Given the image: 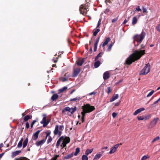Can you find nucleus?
Instances as JSON below:
<instances>
[{
  "instance_id": "obj_14",
  "label": "nucleus",
  "mask_w": 160,
  "mask_h": 160,
  "mask_svg": "<svg viewBox=\"0 0 160 160\" xmlns=\"http://www.w3.org/2000/svg\"><path fill=\"white\" fill-rule=\"evenodd\" d=\"M103 77L104 80H106L108 78L110 77L109 72L107 71L105 72L103 74Z\"/></svg>"
},
{
  "instance_id": "obj_19",
  "label": "nucleus",
  "mask_w": 160,
  "mask_h": 160,
  "mask_svg": "<svg viewBox=\"0 0 160 160\" xmlns=\"http://www.w3.org/2000/svg\"><path fill=\"white\" fill-rule=\"evenodd\" d=\"M84 62V59L78 60L76 62L77 65L78 66H81Z\"/></svg>"
},
{
  "instance_id": "obj_41",
  "label": "nucleus",
  "mask_w": 160,
  "mask_h": 160,
  "mask_svg": "<svg viewBox=\"0 0 160 160\" xmlns=\"http://www.w3.org/2000/svg\"><path fill=\"white\" fill-rule=\"evenodd\" d=\"M100 38V37H98L96 39V41H95V43L94 45H98V43L99 42V40Z\"/></svg>"
},
{
  "instance_id": "obj_23",
  "label": "nucleus",
  "mask_w": 160,
  "mask_h": 160,
  "mask_svg": "<svg viewBox=\"0 0 160 160\" xmlns=\"http://www.w3.org/2000/svg\"><path fill=\"white\" fill-rule=\"evenodd\" d=\"M28 138H26L25 140L23 142V148H25L27 146L28 143Z\"/></svg>"
},
{
  "instance_id": "obj_61",
  "label": "nucleus",
  "mask_w": 160,
  "mask_h": 160,
  "mask_svg": "<svg viewBox=\"0 0 160 160\" xmlns=\"http://www.w3.org/2000/svg\"><path fill=\"white\" fill-rule=\"evenodd\" d=\"M122 81H123V79H121L118 82H117L116 84H118L119 83L122 82Z\"/></svg>"
},
{
  "instance_id": "obj_43",
  "label": "nucleus",
  "mask_w": 160,
  "mask_h": 160,
  "mask_svg": "<svg viewBox=\"0 0 160 160\" xmlns=\"http://www.w3.org/2000/svg\"><path fill=\"white\" fill-rule=\"evenodd\" d=\"M141 10V9L140 8L139 6H138L137 7L136 10L134 11V12H136L137 11H140Z\"/></svg>"
},
{
  "instance_id": "obj_42",
  "label": "nucleus",
  "mask_w": 160,
  "mask_h": 160,
  "mask_svg": "<svg viewBox=\"0 0 160 160\" xmlns=\"http://www.w3.org/2000/svg\"><path fill=\"white\" fill-rule=\"evenodd\" d=\"M16 160H29V159H28L27 158L23 157L20 158H18L17 159H16Z\"/></svg>"
},
{
  "instance_id": "obj_31",
  "label": "nucleus",
  "mask_w": 160,
  "mask_h": 160,
  "mask_svg": "<svg viewBox=\"0 0 160 160\" xmlns=\"http://www.w3.org/2000/svg\"><path fill=\"white\" fill-rule=\"evenodd\" d=\"M73 156V153H72L70 154L67 155L65 157V158L66 159H68L70 158H71Z\"/></svg>"
},
{
  "instance_id": "obj_62",
  "label": "nucleus",
  "mask_w": 160,
  "mask_h": 160,
  "mask_svg": "<svg viewBox=\"0 0 160 160\" xmlns=\"http://www.w3.org/2000/svg\"><path fill=\"white\" fill-rule=\"evenodd\" d=\"M142 10L143 12H145L147 11L146 9L144 8H143Z\"/></svg>"
},
{
  "instance_id": "obj_60",
  "label": "nucleus",
  "mask_w": 160,
  "mask_h": 160,
  "mask_svg": "<svg viewBox=\"0 0 160 160\" xmlns=\"http://www.w3.org/2000/svg\"><path fill=\"white\" fill-rule=\"evenodd\" d=\"M52 140V139L51 138H49L48 141V143H49L51 142Z\"/></svg>"
},
{
  "instance_id": "obj_5",
  "label": "nucleus",
  "mask_w": 160,
  "mask_h": 160,
  "mask_svg": "<svg viewBox=\"0 0 160 160\" xmlns=\"http://www.w3.org/2000/svg\"><path fill=\"white\" fill-rule=\"evenodd\" d=\"M150 66L149 63L146 65L144 68L140 72V75H146L150 71Z\"/></svg>"
},
{
  "instance_id": "obj_50",
  "label": "nucleus",
  "mask_w": 160,
  "mask_h": 160,
  "mask_svg": "<svg viewBox=\"0 0 160 160\" xmlns=\"http://www.w3.org/2000/svg\"><path fill=\"white\" fill-rule=\"evenodd\" d=\"M101 19H100L98 21L97 26V28H98L99 27V25L101 24Z\"/></svg>"
},
{
  "instance_id": "obj_38",
  "label": "nucleus",
  "mask_w": 160,
  "mask_h": 160,
  "mask_svg": "<svg viewBox=\"0 0 160 160\" xmlns=\"http://www.w3.org/2000/svg\"><path fill=\"white\" fill-rule=\"evenodd\" d=\"M154 92V90L152 91H151L150 92H149L148 93V94L147 96V97H148L151 96L153 93Z\"/></svg>"
},
{
  "instance_id": "obj_13",
  "label": "nucleus",
  "mask_w": 160,
  "mask_h": 160,
  "mask_svg": "<svg viewBox=\"0 0 160 160\" xmlns=\"http://www.w3.org/2000/svg\"><path fill=\"white\" fill-rule=\"evenodd\" d=\"M80 72V69L79 68H77L74 69L73 71V77H76Z\"/></svg>"
},
{
  "instance_id": "obj_24",
  "label": "nucleus",
  "mask_w": 160,
  "mask_h": 160,
  "mask_svg": "<svg viewBox=\"0 0 160 160\" xmlns=\"http://www.w3.org/2000/svg\"><path fill=\"white\" fill-rule=\"evenodd\" d=\"M58 97V96L56 94H54L51 97V99L53 101H54L57 99Z\"/></svg>"
},
{
  "instance_id": "obj_59",
  "label": "nucleus",
  "mask_w": 160,
  "mask_h": 160,
  "mask_svg": "<svg viewBox=\"0 0 160 160\" xmlns=\"http://www.w3.org/2000/svg\"><path fill=\"white\" fill-rule=\"evenodd\" d=\"M97 45H94V51H96L97 49Z\"/></svg>"
},
{
  "instance_id": "obj_9",
  "label": "nucleus",
  "mask_w": 160,
  "mask_h": 160,
  "mask_svg": "<svg viewBox=\"0 0 160 160\" xmlns=\"http://www.w3.org/2000/svg\"><path fill=\"white\" fill-rule=\"evenodd\" d=\"M53 132L54 135H58L59 137H60L61 135L62 132L59 130V125H56L55 129Z\"/></svg>"
},
{
  "instance_id": "obj_44",
  "label": "nucleus",
  "mask_w": 160,
  "mask_h": 160,
  "mask_svg": "<svg viewBox=\"0 0 160 160\" xmlns=\"http://www.w3.org/2000/svg\"><path fill=\"white\" fill-rule=\"evenodd\" d=\"M82 115V122H83L84 121V117L85 116V114H84V113H81Z\"/></svg>"
},
{
  "instance_id": "obj_53",
  "label": "nucleus",
  "mask_w": 160,
  "mask_h": 160,
  "mask_svg": "<svg viewBox=\"0 0 160 160\" xmlns=\"http://www.w3.org/2000/svg\"><path fill=\"white\" fill-rule=\"evenodd\" d=\"M117 115V114L115 112H113L112 114V116L113 118H115Z\"/></svg>"
},
{
  "instance_id": "obj_36",
  "label": "nucleus",
  "mask_w": 160,
  "mask_h": 160,
  "mask_svg": "<svg viewBox=\"0 0 160 160\" xmlns=\"http://www.w3.org/2000/svg\"><path fill=\"white\" fill-rule=\"evenodd\" d=\"M67 87L66 86L63 87L62 88L59 90V91L61 92H62L67 89Z\"/></svg>"
},
{
  "instance_id": "obj_7",
  "label": "nucleus",
  "mask_w": 160,
  "mask_h": 160,
  "mask_svg": "<svg viewBox=\"0 0 160 160\" xmlns=\"http://www.w3.org/2000/svg\"><path fill=\"white\" fill-rule=\"evenodd\" d=\"M86 6L84 4H82L80 6L79 11L81 14H84L87 11Z\"/></svg>"
},
{
  "instance_id": "obj_11",
  "label": "nucleus",
  "mask_w": 160,
  "mask_h": 160,
  "mask_svg": "<svg viewBox=\"0 0 160 160\" xmlns=\"http://www.w3.org/2000/svg\"><path fill=\"white\" fill-rule=\"evenodd\" d=\"M158 119L159 118H158L153 119L151 122L150 124V128L153 127L156 124Z\"/></svg>"
},
{
  "instance_id": "obj_26",
  "label": "nucleus",
  "mask_w": 160,
  "mask_h": 160,
  "mask_svg": "<svg viewBox=\"0 0 160 160\" xmlns=\"http://www.w3.org/2000/svg\"><path fill=\"white\" fill-rule=\"evenodd\" d=\"M110 39L109 38H107L102 44V46L104 47V46L107 45L108 42L110 41Z\"/></svg>"
},
{
  "instance_id": "obj_25",
  "label": "nucleus",
  "mask_w": 160,
  "mask_h": 160,
  "mask_svg": "<svg viewBox=\"0 0 160 160\" xmlns=\"http://www.w3.org/2000/svg\"><path fill=\"white\" fill-rule=\"evenodd\" d=\"M93 149H87L85 152V155L87 156L89 154L91 153L93 151Z\"/></svg>"
},
{
  "instance_id": "obj_46",
  "label": "nucleus",
  "mask_w": 160,
  "mask_h": 160,
  "mask_svg": "<svg viewBox=\"0 0 160 160\" xmlns=\"http://www.w3.org/2000/svg\"><path fill=\"white\" fill-rule=\"evenodd\" d=\"M157 104L156 102H154L153 104H152L151 105V108H153L154 107H155L156 106H155V104Z\"/></svg>"
},
{
  "instance_id": "obj_16",
  "label": "nucleus",
  "mask_w": 160,
  "mask_h": 160,
  "mask_svg": "<svg viewBox=\"0 0 160 160\" xmlns=\"http://www.w3.org/2000/svg\"><path fill=\"white\" fill-rule=\"evenodd\" d=\"M137 119L138 120H146L148 119L149 118L148 117V116H138Z\"/></svg>"
},
{
  "instance_id": "obj_10",
  "label": "nucleus",
  "mask_w": 160,
  "mask_h": 160,
  "mask_svg": "<svg viewBox=\"0 0 160 160\" xmlns=\"http://www.w3.org/2000/svg\"><path fill=\"white\" fill-rule=\"evenodd\" d=\"M119 144H118L114 145L113 147H112L111 148L109 152V153L110 154H112L114 153L116 151L118 148L119 147Z\"/></svg>"
},
{
  "instance_id": "obj_18",
  "label": "nucleus",
  "mask_w": 160,
  "mask_h": 160,
  "mask_svg": "<svg viewBox=\"0 0 160 160\" xmlns=\"http://www.w3.org/2000/svg\"><path fill=\"white\" fill-rule=\"evenodd\" d=\"M45 140L44 139H42L40 141L37 142L36 143V145L37 146H39L44 144L45 142Z\"/></svg>"
},
{
  "instance_id": "obj_49",
  "label": "nucleus",
  "mask_w": 160,
  "mask_h": 160,
  "mask_svg": "<svg viewBox=\"0 0 160 160\" xmlns=\"http://www.w3.org/2000/svg\"><path fill=\"white\" fill-rule=\"evenodd\" d=\"M36 122V120H34L32 122L31 125V128H32L33 125Z\"/></svg>"
},
{
  "instance_id": "obj_3",
  "label": "nucleus",
  "mask_w": 160,
  "mask_h": 160,
  "mask_svg": "<svg viewBox=\"0 0 160 160\" xmlns=\"http://www.w3.org/2000/svg\"><path fill=\"white\" fill-rule=\"evenodd\" d=\"M82 109L83 111L81 113H84L85 114L86 113H89L95 109V108L93 106H91L90 105L88 104H84L82 107Z\"/></svg>"
},
{
  "instance_id": "obj_58",
  "label": "nucleus",
  "mask_w": 160,
  "mask_h": 160,
  "mask_svg": "<svg viewBox=\"0 0 160 160\" xmlns=\"http://www.w3.org/2000/svg\"><path fill=\"white\" fill-rule=\"evenodd\" d=\"M96 93V92H92L89 93V95H94Z\"/></svg>"
},
{
  "instance_id": "obj_4",
  "label": "nucleus",
  "mask_w": 160,
  "mask_h": 160,
  "mask_svg": "<svg viewBox=\"0 0 160 160\" xmlns=\"http://www.w3.org/2000/svg\"><path fill=\"white\" fill-rule=\"evenodd\" d=\"M145 35V32L144 31H142L141 34L135 35L133 38L134 39L133 43H134L135 41H138V40L139 41V42H142L143 39L144 38Z\"/></svg>"
},
{
  "instance_id": "obj_22",
  "label": "nucleus",
  "mask_w": 160,
  "mask_h": 160,
  "mask_svg": "<svg viewBox=\"0 0 160 160\" xmlns=\"http://www.w3.org/2000/svg\"><path fill=\"white\" fill-rule=\"evenodd\" d=\"M103 54V52H100L95 57V61H96L98 58H101L102 57V55Z\"/></svg>"
},
{
  "instance_id": "obj_32",
  "label": "nucleus",
  "mask_w": 160,
  "mask_h": 160,
  "mask_svg": "<svg viewBox=\"0 0 160 160\" xmlns=\"http://www.w3.org/2000/svg\"><path fill=\"white\" fill-rule=\"evenodd\" d=\"M80 151V148H77L76 149V151L74 154V155L75 156L77 155L79 153Z\"/></svg>"
},
{
  "instance_id": "obj_6",
  "label": "nucleus",
  "mask_w": 160,
  "mask_h": 160,
  "mask_svg": "<svg viewBox=\"0 0 160 160\" xmlns=\"http://www.w3.org/2000/svg\"><path fill=\"white\" fill-rule=\"evenodd\" d=\"M77 108L74 107V108H70L69 107H67L64 108L62 110V112L64 113L65 112H68V113L69 114L70 113V115H71L76 110Z\"/></svg>"
},
{
  "instance_id": "obj_39",
  "label": "nucleus",
  "mask_w": 160,
  "mask_h": 160,
  "mask_svg": "<svg viewBox=\"0 0 160 160\" xmlns=\"http://www.w3.org/2000/svg\"><path fill=\"white\" fill-rule=\"evenodd\" d=\"M113 45V43H112L108 45V51H110L111 50V49L112 48V46Z\"/></svg>"
},
{
  "instance_id": "obj_1",
  "label": "nucleus",
  "mask_w": 160,
  "mask_h": 160,
  "mask_svg": "<svg viewBox=\"0 0 160 160\" xmlns=\"http://www.w3.org/2000/svg\"><path fill=\"white\" fill-rule=\"evenodd\" d=\"M146 45L143 44H141L139 50L135 51L134 52L130 55L127 58L126 61V63L128 65H130L135 61L138 60L141 57L145 54V50L143 49L145 48Z\"/></svg>"
},
{
  "instance_id": "obj_8",
  "label": "nucleus",
  "mask_w": 160,
  "mask_h": 160,
  "mask_svg": "<svg viewBox=\"0 0 160 160\" xmlns=\"http://www.w3.org/2000/svg\"><path fill=\"white\" fill-rule=\"evenodd\" d=\"M40 123L43 124V127H45L49 123V122L47 121L46 115V114L43 115V118L40 122Z\"/></svg>"
},
{
  "instance_id": "obj_21",
  "label": "nucleus",
  "mask_w": 160,
  "mask_h": 160,
  "mask_svg": "<svg viewBox=\"0 0 160 160\" xmlns=\"http://www.w3.org/2000/svg\"><path fill=\"white\" fill-rule=\"evenodd\" d=\"M100 64L101 63L99 61L97 60V61H95L94 64L95 68H98L100 65Z\"/></svg>"
},
{
  "instance_id": "obj_55",
  "label": "nucleus",
  "mask_w": 160,
  "mask_h": 160,
  "mask_svg": "<svg viewBox=\"0 0 160 160\" xmlns=\"http://www.w3.org/2000/svg\"><path fill=\"white\" fill-rule=\"evenodd\" d=\"M129 17H128V19H126L123 22V24H125L126 23V22H128V20L129 19Z\"/></svg>"
},
{
  "instance_id": "obj_48",
  "label": "nucleus",
  "mask_w": 160,
  "mask_h": 160,
  "mask_svg": "<svg viewBox=\"0 0 160 160\" xmlns=\"http://www.w3.org/2000/svg\"><path fill=\"white\" fill-rule=\"evenodd\" d=\"M59 156L58 155H56L54 157L52 158L51 160H56L58 157Z\"/></svg>"
},
{
  "instance_id": "obj_2",
  "label": "nucleus",
  "mask_w": 160,
  "mask_h": 160,
  "mask_svg": "<svg viewBox=\"0 0 160 160\" xmlns=\"http://www.w3.org/2000/svg\"><path fill=\"white\" fill-rule=\"evenodd\" d=\"M61 141H62L61 147L62 148L65 147L66 144L69 142L70 141V138L67 137H64L63 136H62L58 140L56 143V146L58 147L60 145Z\"/></svg>"
},
{
  "instance_id": "obj_45",
  "label": "nucleus",
  "mask_w": 160,
  "mask_h": 160,
  "mask_svg": "<svg viewBox=\"0 0 160 160\" xmlns=\"http://www.w3.org/2000/svg\"><path fill=\"white\" fill-rule=\"evenodd\" d=\"M59 130L61 131H62L64 129V126L63 125H60L59 126Z\"/></svg>"
},
{
  "instance_id": "obj_34",
  "label": "nucleus",
  "mask_w": 160,
  "mask_h": 160,
  "mask_svg": "<svg viewBox=\"0 0 160 160\" xmlns=\"http://www.w3.org/2000/svg\"><path fill=\"white\" fill-rule=\"evenodd\" d=\"M80 99V97H77L71 99L70 101H79Z\"/></svg>"
},
{
  "instance_id": "obj_28",
  "label": "nucleus",
  "mask_w": 160,
  "mask_h": 160,
  "mask_svg": "<svg viewBox=\"0 0 160 160\" xmlns=\"http://www.w3.org/2000/svg\"><path fill=\"white\" fill-rule=\"evenodd\" d=\"M23 141V139L22 138H21V140L19 141L18 142L17 147L18 148H21L22 146V143Z\"/></svg>"
},
{
  "instance_id": "obj_57",
  "label": "nucleus",
  "mask_w": 160,
  "mask_h": 160,
  "mask_svg": "<svg viewBox=\"0 0 160 160\" xmlns=\"http://www.w3.org/2000/svg\"><path fill=\"white\" fill-rule=\"evenodd\" d=\"M108 91L107 92L108 94H109L111 92L110 87H108Z\"/></svg>"
},
{
  "instance_id": "obj_52",
  "label": "nucleus",
  "mask_w": 160,
  "mask_h": 160,
  "mask_svg": "<svg viewBox=\"0 0 160 160\" xmlns=\"http://www.w3.org/2000/svg\"><path fill=\"white\" fill-rule=\"evenodd\" d=\"M105 2L106 3V4H107V5H108V3H107L108 2L109 3H111V2L110 1V0H105Z\"/></svg>"
},
{
  "instance_id": "obj_33",
  "label": "nucleus",
  "mask_w": 160,
  "mask_h": 160,
  "mask_svg": "<svg viewBox=\"0 0 160 160\" xmlns=\"http://www.w3.org/2000/svg\"><path fill=\"white\" fill-rule=\"evenodd\" d=\"M149 156L147 155H145L142 157L141 160H146L147 159L149 158Z\"/></svg>"
},
{
  "instance_id": "obj_63",
  "label": "nucleus",
  "mask_w": 160,
  "mask_h": 160,
  "mask_svg": "<svg viewBox=\"0 0 160 160\" xmlns=\"http://www.w3.org/2000/svg\"><path fill=\"white\" fill-rule=\"evenodd\" d=\"M138 42V44L137 45H135V47H136L137 46H138V45L141 42H139V41H137Z\"/></svg>"
},
{
  "instance_id": "obj_40",
  "label": "nucleus",
  "mask_w": 160,
  "mask_h": 160,
  "mask_svg": "<svg viewBox=\"0 0 160 160\" xmlns=\"http://www.w3.org/2000/svg\"><path fill=\"white\" fill-rule=\"evenodd\" d=\"M160 137L159 136H157L153 140L152 142V143H153L155 142L156 141H157L158 140H159L160 139Z\"/></svg>"
},
{
  "instance_id": "obj_54",
  "label": "nucleus",
  "mask_w": 160,
  "mask_h": 160,
  "mask_svg": "<svg viewBox=\"0 0 160 160\" xmlns=\"http://www.w3.org/2000/svg\"><path fill=\"white\" fill-rule=\"evenodd\" d=\"M118 19V18H114L112 20V22H116Z\"/></svg>"
},
{
  "instance_id": "obj_17",
  "label": "nucleus",
  "mask_w": 160,
  "mask_h": 160,
  "mask_svg": "<svg viewBox=\"0 0 160 160\" xmlns=\"http://www.w3.org/2000/svg\"><path fill=\"white\" fill-rule=\"evenodd\" d=\"M118 97V94H114L112 97L111 98L110 102H112L117 99Z\"/></svg>"
},
{
  "instance_id": "obj_64",
  "label": "nucleus",
  "mask_w": 160,
  "mask_h": 160,
  "mask_svg": "<svg viewBox=\"0 0 160 160\" xmlns=\"http://www.w3.org/2000/svg\"><path fill=\"white\" fill-rule=\"evenodd\" d=\"M108 148V147L107 146H106V147H104L102 148V149H107Z\"/></svg>"
},
{
  "instance_id": "obj_51",
  "label": "nucleus",
  "mask_w": 160,
  "mask_h": 160,
  "mask_svg": "<svg viewBox=\"0 0 160 160\" xmlns=\"http://www.w3.org/2000/svg\"><path fill=\"white\" fill-rule=\"evenodd\" d=\"M29 123L28 122H27L26 123V128L28 129L29 128Z\"/></svg>"
},
{
  "instance_id": "obj_37",
  "label": "nucleus",
  "mask_w": 160,
  "mask_h": 160,
  "mask_svg": "<svg viewBox=\"0 0 160 160\" xmlns=\"http://www.w3.org/2000/svg\"><path fill=\"white\" fill-rule=\"evenodd\" d=\"M99 31L100 29H97L93 33V36H96Z\"/></svg>"
},
{
  "instance_id": "obj_56",
  "label": "nucleus",
  "mask_w": 160,
  "mask_h": 160,
  "mask_svg": "<svg viewBox=\"0 0 160 160\" xmlns=\"http://www.w3.org/2000/svg\"><path fill=\"white\" fill-rule=\"evenodd\" d=\"M109 9L107 8L105 10L104 12L105 13L107 14L109 12Z\"/></svg>"
},
{
  "instance_id": "obj_30",
  "label": "nucleus",
  "mask_w": 160,
  "mask_h": 160,
  "mask_svg": "<svg viewBox=\"0 0 160 160\" xmlns=\"http://www.w3.org/2000/svg\"><path fill=\"white\" fill-rule=\"evenodd\" d=\"M137 22V18L134 17L133 18L132 20V24L134 25L136 24Z\"/></svg>"
},
{
  "instance_id": "obj_15",
  "label": "nucleus",
  "mask_w": 160,
  "mask_h": 160,
  "mask_svg": "<svg viewBox=\"0 0 160 160\" xmlns=\"http://www.w3.org/2000/svg\"><path fill=\"white\" fill-rule=\"evenodd\" d=\"M144 110L145 108H139L135 111V112L133 113V115H136L138 113L141 112L142 111Z\"/></svg>"
},
{
  "instance_id": "obj_27",
  "label": "nucleus",
  "mask_w": 160,
  "mask_h": 160,
  "mask_svg": "<svg viewBox=\"0 0 160 160\" xmlns=\"http://www.w3.org/2000/svg\"><path fill=\"white\" fill-rule=\"evenodd\" d=\"M101 156L102 155L100 153L97 154L93 158V160H98L99 158H100Z\"/></svg>"
},
{
  "instance_id": "obj_20",
  "label": "nucleus",
  "mask_w": 160,
  "mask_h": 160,
  "mask_svg": "<svg viewBox=\"0 0 160 160\" xmlns=\"http://www.w3.org/2000/svg\"><path fill=\"white\" fill-rule=\"evenodd\" d=\"M21 152L20 151H16L13 152L12 153V157H14L16 155H18Z\"/></svg>"
},
{
  "instance_id": "obj_35",
  "label": "nucleus",
  "mask_w": 160,
  "mask_h": 160,
  "mask_svg": "<svg viewBox=\"0 0 160 160\" xmlns=\"http://www.w3.org/2000/svg\"><path fill=\"white\" fill-rule=\"evenodd\" d=\"M82 160H88V158L86 155H83L82 157Z\"/></svg>"
},
{
  "instance_id": "obj_12",
  "label": "nucleus",
  "mask_w": 160,
  "mask_h": 160,
  "mask_svg": "<svg viewBox=\"0 0 160 160\" xmlns=\"http://www.w3.org/2000/svg\"><path fill=\"white\" fill-rule=\"evenodd\" d=\"M40 132V130H38L33 134V139L34 141H36L38 138V135Z\"/></svg>"
},
{
  "instance_id": "obj_47",
  "label": "nucleus",
  "mask_w": 160,
  "mask_h": 160,
  "mask_svg": "<svg viewBox=\"0 0 160 160\" xmlns=\"http://www.w3.org/2000/svg\"><path fill=\"white\" fill-rule=\"evenodd\" d=\"M157 30L160 32V24L158 25L156 27Z\"/></svg>"
},
{
  "instance_id": "obj_29",
  "label": "nucleus",
  "mask_w": 160,
  "mask_h": 160,
  "mask_svg": "<svg viewBox=\"0 0 160 160\" xmlns=\"http://www.w3.org/2000/svg\"><path fill=\"white\" fill-rule=\"evenodd\" d=\"M30 116L31 117H32V116L31 115L30 116L29 115H27L25 116L24 118V120L25 121H28V120L30 118Z\"/></svg>"
}]
</instances>
